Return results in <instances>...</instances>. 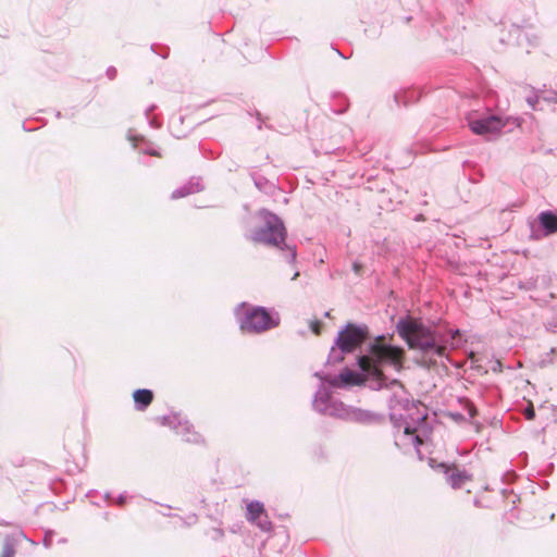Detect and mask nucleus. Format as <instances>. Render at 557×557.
Instances as JSON below:
<instances>
[{
    "mask_svg": "<svg viewBox=\"0 0 557 557\" xmlns=\"http://www.w3.org/2000/svg\"><path fill=\"white\" fill-rule=\"evenodd\" d=\"M322 382L329 383L333 387H346L360 385L363 382L361 374L350 369H345L338 375H325L320 372L315 373Z\"/></svg>",
    "mask_w": 557,
    "mask_h": 557,
    "instance_id": "obj_10",
    "label": "nucleus"
},
{
    "mask_svg": "<svg viewBox=\"0 0 557 557\" xmlns=\"http://www.w3.org/2000/svg\"><path fill=\"white\" fill-rule=\"evenodd\" d=\"M320 325H321V323L319 321H312L310 323V327H311L312 332H314L315 334H319Z\"/></svg>",
    "mask_w": 557,
    "mask_h": 557,
    "instance_id": "obj_17",
    "label": "nucleus"
},
{
    "mask_svg": "<svg viewBox=\"0 0 557 557\" xmlns=\"http://www.w3.org/2000/svg\"><path fill=\"white\" fill-rule=\"evenodd\" d=\"M403 357L401 348L385 344L384 337L381 336L370 345L369 354L359 358V364L376 377L381 388L394 391L388 403L391 420L397 428L395 444L404 449L412 446L419 451V446L423 443L422 436L428 433V413L425 410L421 411L419 404L407 397V393L398 380H388L382 372V368L385 367L399 371L403 367Z\"/></svg>",
    "mask_w": 557,
    "mask_h": 557,
    "instance_id": "obj_1",
    "label": "nucleus"
},
{
    "mask_svg": "<svg viewBox=\"0 0 557 557\" xmlns=\"http://www.w3.org/2000/svg\"><path fill=\"white\" fill-rule=\"evenodd\" d=\"M545 100L557 102V92H553L550 97L544 98Z\"/></svg>",
    "mask_w": 557,
    "mask_h": 557,
    "instance_id": "obj_21",
    "label": "nucleus"
},
{
    "mask_svg": "<svg viewBox=\"0 0 557 557\" xmlns=\"http://www.w3.org/2000/svg\"><path fill=\"white\" fill-rule=\"evenodd\" d=\"M459 334V330H455V331H451V336L450 338L454 339L456 335Z\"/></svg>",
    "mask_w": 557,
    "mask_h": 557,
    "instance_id": "obj_24",
    "label": "nucleus"
},
{
    "mask_svg": "<svg viewBox=\"0 0 557 557\" xmlns=\"http://www.w3.org/2000/svg\"><path fill=\"white\" fill-rule=\"evenodd\" d=\"M524 416L528 420H532L535 417V411L533 407H528L524 409Z\"/></svg>",
    "mask_w": 557,
    "mask_h": 557,
    "instance_id": "obj_16",
    "label": "nucleus"
},
{
    "mask_svg": "<svg viewBox=\"0 0 557 557\" xmlns=\"http://www.w3.org/2000/svg\"><path fill=\"white\" fill-rule=\"evenodd\" d=\"M23 536V533H20L18 535H7L4 539L3 549L0 557H14L15 546L20 542V539Z\"/></svg>",
    "mask_w": 557,
    "mask_h": 557,
    "instance_id": "obj_15",
    "label": "nucleus"
},
{
    "mask_svg": "<svg viewBox=\"0 0 557 557\" xmlns=\"http://www.w3.org/2000/svg\"><path fill=\"white\" fill-rule=\"evenodd\" d=\"M157 421L164 426H169L188 443H198L200 435L193 430V425L188 421H183L180 414L171 413L168 416L158 417Z\"/></svg>",
    "mask_w": 557,
    "mask_h": 557,
    "instance_id": "obj_7",
    "label": "nucleus"
},
{
    "mask_svg": "<svg viewBox=\"0 0 557 557\" xmlns=\"http://www.w3.org/2000/svg\"><path fill=\"white\" fill-rule=\"evenodd\" d=\"M133 397L136 408L138 410H144L151 404L153 394L150 389L143 388L135 391Z\"/></svg>",
    "mask_w": 557,
    "mask_h": 557,
    "instance_id": "obj_14",
    "label": "nucleus"
},
{
    "mask_svg": "<svg viewBox=\"0 0 557 557\" xmlns=\"http://www.w3.org/2000/svg\"><path fill=\"white\" fill-rule=\"evenodd\" d=\"M299 276V272H295L292 280H296Z\"/></svg>",
    "mask_w": 557,
    "mask_h": 557,
    "instance_id": "obj_26",
    "label": "nucleus"
},
{
    "mask_svg": "<svg viewBox=\"0 0 557 557\" xmlns=\"http://www.w3.org/2000/svg\"><path fill=\"white\" fill-rule=\"evenodd\" d=\"M528 102H529V104H530L533 109H535V104L539 102V97H534V98L530 97V98H528Z\"/></svg>",
    "mask_w": 557,
    "mask_h": 557,
    "instance_id": "obj_19",
    "label": "nucleus"
},
{
    "mask_svg": "<svg viewBox=\"0 0 557 557\" xmlns=\"http://www.w3.org/2000/svg\"><path fill=\"white\" fill-rule=\"evenodd\" d=\"M239 326L243 331L249 333H262L278 325V314H271L263 307L247 309L243 314L236 311Z\"/></svg>",
    "mask_w": 557,
    "mask_h": 557,
    "instance_id": "obj_6",
    "label": "nucleus"
},
{
    "mask_svg": "<svg viewBox=\"0 0 557 557\" xmlns=\"http://www.w3.org/2000/svg\"><path fill=\"white\" fill-rule=\"evenodd\" d=\"M260 215L264 220V225L252 233L251 239L255 243H261L285 250L287 262L294 263L297 256L296 248L285 244L286 230L282 220L276 214L267 210H262Z\"/></svg>",
    "mask_w": 557,
    "mask_h": 557,
    "instance_id": "obj_3",
    "label": "nucleus"
},
{
    "mask_svg": "<svg viewBox=\"0 0 557 557\" xmlns=\"http://www.w3.org/2000/svg\"><path fill=\"white\" fill-rule=\"evenodd\" d=\"M550 355H553L555 358H557V346L556 347H553L550 349Z\"/></svg>",
    "mask_w": 557,
    "mask_h": 557,
    "instance_id": "obj_23",
    "label": "nucleus"
},
{
    "mask_svg": "<svg viewBox=\"0 0 557 557\" xmlns=\"http://www.w3.org/2000/svg\"><path fill=\"white\" fill-rule=\"evenodd\" d=\"M202 189V186L200 184L199 178H191L187 184L184 186L176 188L173 193L171 198L172 199H178L185 196H188L190 194L200 191Z\"/></svg>",
    "mask_w": 557,
    "mask_h": 557,
    "instance_id": "obj_13",
    "label": "nucleus"
},
{
    "mask_svg": "<svg viewBox=\"0 0 557 557\" xmlns=\"http://www.w3.org/2000/svg\"><path fill=\"white\" fill-rule=\"evenodd\" d=\"M539 222L545 235H550L557 232V214L552 211H544L540 213Z\"/></svg>",
    "mask_w": 557,
    "mask_h": 557,
    "instance_id": "obj_12",
    "label": "nucleus"
},
{
    "mask_svg": "<svg viewBox=\"0 0 557 557\" xmlns=\"http://www.w3.org/2000/svg\"><path fill=\"white\" fill-rule=\"evenodd\" d=\"M247 520L255 523L261 531L269 532L272 530V522L269 520L263 504L253 500L247 505Z\"/></svg>",
    "mask_w": 557,
    "mask_h": 557,
    "instance_id": "obj_11",
    "label": "nucleus"
},
{
    "mask_svg": "<svg viewBox=\"0 0 557 557\" xmlns=\"http://www.w3.org/2000/svg\"><path fill=\"white\" fill-rule=\"evenodd\" d=\"M396 330L409 348L420 351L423 358L428 359V362L435 363V357L446 355L449 341L445 334L438 332L434 326L407 317L397 322Z\"/></svg>",
    "mask_w": 557,
    "mask_h": 557,
    "instance_id": "obj_2",
    "label": "nucleus"
},
{
    "mask_svg": "<svg viewBox=\"0 0 557 557\" xmlns=\"http://www.w3.org/2000/svg\"><path fill=\"white\" fill-rule=\"evenodd\" d=\"M431 462H434L431 460ZM431 466L442 472L445 476V480L449 486H451L454 490L461 488L467 482L472 481V474L468 472L465 469H460L456 463H437L434 466L431 463Z\"/></svg>",
    "mask_w": 557,
    "mask_h": 557,
    "instance_id": "obj_8",
    "label": "nucleus"
},
{
    "mask_svg": "<svg viewBox=\"0 0 557 557\" xmlns=\"http://www.w3.org/2000/svg\"><path fill=\"white\" fill-rule=\"evenodd\" d=\"M148 153L151 156H158V153L154 150H148Z\"/></svg>",
    "mask_w": 557,
    "mask_h": 557,
    "instance_id": "obj_25",
    "label": "nucleus"
},
{
    "mask_svg": "<svg viewBox=\"0 0 557 557\" xmlns=\"http://www.w3.org/2000/svg\"><path fill=\"white\" fill-rule=\"evenodd\" d=\"M107 75H108V77H109L110 79L115 78V76H116V70H115L114 67H109V69L107 70Z\"/></svg>",
    "mask_w": 557,
    "mask_h": 557,
    "instance_id": "obj_18",
    "label": "nucleus"
},
{
    "mask_svg": "<svg viewBox=\"0 0 557 557\" xmlns=\"http://www.w3.org/2000/svg\"><path fill=\"white\" fill-rule=\"evenodd\" d=\"M354 269H355V271L358 270V264L357 263L354 264Z\"/></svg>",
    "mask_w": 557,
    "mask_h": 557,
    "instance_id": "obj_27",
    "label": "nucleus"
},
{
    "mask_svg": "<svg viewBox=\"0 0 557 557\" xmlns=\"http://www.w3.org/2000/svg\"><path fill=\"white\" fill-rule=\"evenodd\" d=\"M313 409L318 412L341 419L363 420L364 413L360 410L346 407L342 401L334 400L331 393L320 386L312 400Z\"/></svg>",
    "mask_w": 557,
    "mask_h": 557,
    "instance_id": "obj_5",
    "label": "nucleus"
},
{
    "mask_svg": "<svg viewBox=\"0 0 557 557\" xmlns=\"http://www.w3.org/2000/svg\"><path fill=\"white\" fill-rule=\"evenodd\" d=\"M125 499H126L125 495L121 494V495L119 496V498H117L116 503H117L120 506H122V505L125 503Z\"/></svg>",
    "mask_w": 557,
    "mask_h": 557,
    "instance_id": "obj_20",
    "label": "nucleus"
},
{
    "mask_svg": "<svg viewBox=\"0 0 557 557\" xmlns=\"http://www.w3.org/2000/svg\"><path fill=\"white\" fill-rule=\"evenodd\" d=\"M505 124L496 115H487L480 119L469 120L470 129L478 135L486 136L488 138L497 135Z\"/></svg>",
    "mask_w": 557,
    "mask_h": 557,
    "instance_id": "obj_9",
    "label": "nucleus"
},
{
    "mask_svg": "<svg viewBox=\"0 0 557 557\" xmlns=\"http://www.w3.org/2000/svg\"><path fill=\"white\" fill-rule=\"evenodd\" d=\"M45 546L49 547L51 545L50 536L47 534L44 540Z\"/></svg>",
    "mask_w": 557,
    "mask_h": 557,
    "instance_id": "obj_22",
    "label": "nucleus"
},
{
    "mask_svg": "<svg viewBox=\"0 0 557 557\" xmlns=\"http://www.w3.org/2000/svg\"><path fill=\"white\" fill-rule=\"evenodd\" d=\"M368 327L366 325H356L348 323L344 330L338 332L335 346L332 347L327 363L341 362L344 354L352 352L367 338Z\"/></svg>",
    "mask_w": 557,
    "mask_h": 557,
    "instance_id": "obj_4",
    "label": "nucleus"
}]
</instances>
